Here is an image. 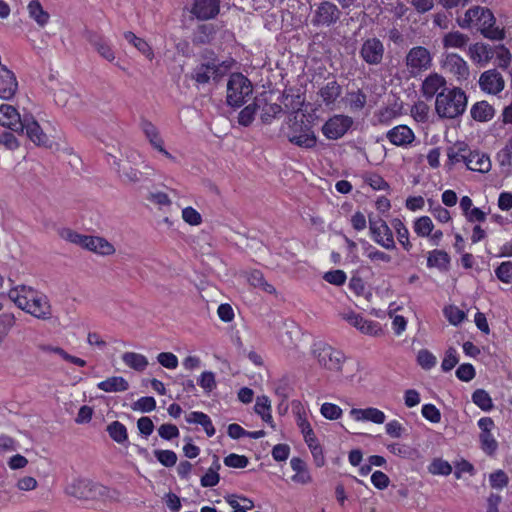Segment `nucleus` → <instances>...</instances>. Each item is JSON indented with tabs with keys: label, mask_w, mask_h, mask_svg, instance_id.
I'll return each instance as SVG.
<instances>
[{
	"label": "nucleus",
	"mask_w": 512,
	"mask_h": 512,
	"mask_svg": "<svg viewBox=\"0 0 512 512\" xmlns=\"http://www.w3.org/2000/svg\"><path fill=\"white\" fill-rule=\"evenodd\" d=\"M86 39L101 57L109 62H112L115 59L114 51L102 35L93 31H87Z\"/></svg>",
	"instance_id": "nucleus-23"
},
{
	"label": "nucleus",
	"mask_w": 512,
	"mask_h": 512,
	"mask_svg": "<svg viewBox=\"0 0 512 512\" xmlns=\"http://www.w3.org/2000/svg\"><path fill=\"white\" fill-rule=\"evenodd\" d=\"M320 412L328 420H337L342 416V409L338 405L329 402L321 405Z\"/></svg>",
	"instance_id": "nucleus-51"
},
{
	"label": "nucleus",
	"mask_w": 512,
	"mask_h": 512,
	"mask_svg": "<svg viewBox=\"0 0 512 512\" xmlns=\"http://www.w3.org/2000/svg\"><path fill=\"white\" fill-rule=\"evenodd\" d=\"M249 463V460L244 455H238L231 453L224 458V464L232 468H245Z\"/></svg>",
	"instance_id": "nucleus-59"
},
{
	"label": "nucleus",
	"mask_w": 512,
	"mask_h": 512,
	"mask_svg": "<svg viewBox=\"0 0 512 512\" xmlns=\"http://www.w3.org/2000/svg\"><path fill=\"white\" fill-rule=\"evenodd\" d=\"M8 297L18 308L37 319L48 320L52 317L48 297L30 286H15L9 290Z\"/></svg>",
	"instance_id": "nucleus-1"
},
{
	"label": "nucleus",
	"mask_w": 512,
	"mask_h": 512,
	"mask_svg": "<svg viewBox=\"0 0 512 512\" xmlns=\"http://www.w3.org/2000/svg\"><path fill=\"white\" fill-rule=\"evenodd\" d=\"M489 482L492 488L503 489L508 485L509 478L503 470H497L490 474Z\"/></svg>",
	"instance_id": "nucleus-55"
},
{
	"label": "nucleus",
	"mask_w": 512,
	"mask_h": 512,
	"mask_svg": "<svg viewBox=\"0 0 512 512\" xmlns=\"http://www.w3.org/2000/svg\"><path fill=\"white\" fill-rule=\"evenodd\" d=\"M421 412L423 417L432 423H439L441 420V413L433 404L423 405Z\"/></svg>",
	"instance_id": "nucleus-62"
},
{
	"label": "nucleus",
	"mask_w": 512,
	"mask_h": 512,
	"mask_svg": "<svg viewBox=\"0 0 512 512\" xmlns=\"http://www.w3.org/2000/svg\"><path fill=\"white\" fill-rule=\"evenodd\" d=\"M156 408V401L151 396L139 398L132 406L133 410H138L143 413L151 412Z\"/></svg>",
	"instance_id": "nucleus-56"
},
{
	"label": "nucleus",
	"mask_w": 512,
	"mask_h": 512,
	"mask_svg": "<svg viewBox=\"0 0 512 512\" xmlns=\"http://www.w3.org/2000/svg\"><path fill=\"white\" fill-rule=\"evenodd\" d=\"M469 56L477 64H487L493 57L492 48L484 43H475L469 47Z\"/></svg>",
	"instance_id": "nucleus-28"
},
{
	"label": "nucleus",
	"mask_w": 512,
	"mask_h": 512,
	"mask_svg": "<svg viewBox=\"0 0 512 512\" xmlns=\"http://www.w3.org/2000/svg\"><path fill=\"white\" fill-rule=\"evenodd\" d=\"M154 455L165 467H172L177 462V455L172 450H155Z\"/></svg>",
	"instance_id": "nucleus-52"
},
{
	"label": "nucleus",
	"mask_w": 512,
	"mask_h": 512,
	"mask_svg": "<svg viewBox=\"0 0 512 512\" xmlns=\"http://www.w3.org/2000/svg\"><path fill=\"white\" fill-rule=\"evenodd\" d=\"M347 101L352 112L362 110L367 103V95L361 90L350 91L347 93Z\"/></svg>",
	"instance_id": "nucleus-37"
},
{
	"label": "nucleus",
	"mask_w": 512,
	"mask_h": 512,
	"mask_svg": "<svg viewBox=\"0 0 512 512\" xmlns=\"http://www.w3.org/2000/svg\"><path fill=\"white\" fill-rule=\"evenodd\" d=\"M122 360L125 365L139 372L144 371L148 366L147 358L135 352H125L122 355Z\"/></svg>",
	"instance_id": "nucleus-35"
},
{
	"label": "nucleus",
	"mask_w": 512,
	"mask_h": 512,
	"mask_svg": "<svg viewBox=\"0 0 512 512\" xmlns=\"http://www.w3.org/2000/svg\"><path fill=\"white\" fill-rule=\"evenodd\" d=\"M314 354L319 365L323 368L335 372L341 371L342 365L345 361V356L341 351L328 344L320 343L316 345Z\"/></svg>",
	"instance_id": "nucleus-6"
},
{
	"label": "nucleus",
	"mask_w": 512,
	"mask_h": 512,
	"mask_svg": "<svg viewBox=\"0 0 512 512\" xmlns=\"http://www.w3.org/2000/svg\"><path fill=\"white\" fill-rule=\"evenodd\" d=\"M469 42V37L459 31H452L444 35L442 44L444 48H464Z\"/></svg>",
	"instance_id": "nucleus-34"
},
{
	"label": "nucleus",
	"mask_w": 512,
	"mask_h": 512,
	"mask_svg": "<svg viewBox=\"0 0 512 512\" xmlns=\"http://www.w3.org/2000/svg\"><path fill=\"white\" fill-rule=\"evenodd\" d=\"M82 247L101 255H111L115 252V248L111 243L97 236L85 235Z\"/></svg>",
	"instance_id": "nucleus-26"
},
{
	"label": "nucleus",
	"mask_w": 512,
	"mask_h": 512,
	"mask_svg": "<svg viewBox=\"0 0 512 512\" xmlns=\"http://www.w3.org/2000/svg\"><path fill=\"white\" fill-rule=\"evenodd\" d=\"M18 89V82L15 74L6 66L0 67V98L10 100Z\"/></svg>",
	"instance_id": "nucleus-20"
},
{
	"label": "nucleus",
	"mask_w": 512,
	"mask_h": 512,
	"mask_svg": "<svg viewBox=\"0 0 512 512\" xmlns=\"http://www.w3.org/2000/svg\"><path fill=\"white\" fill-rule=\"evenodd\" d=\"M429 471L435 475H449L452 472L451 465L442 459H435L429 466Z\"/></svg>",
	"instance_id": "nucleus-57"
},
{
	"label": "nucleus",
	"mask_w": 512,
	"mask_h": 512,
	"mask_svg": "<svg viewBox=\"0 0 512 512\" xmlns=\"http://www.w3.org/2000/svg\"><path fill=\"white\" fill-rule=\"evenodd\" d=\"M283 109L281 105L273 103L266 104L262 110L261 120L265 124H270L273 119L277 118L280 114H282Z\"/></svg>",
	"instance_id": "nucleus-48"
},
{
	"label": "nucleus",
	"mask_w": 512,
	"mask_h": 512,
	"mask_svg": "<svg viewBox=\"0 0 512 512\" xmlns=\"http://www.w3.org/2000/svg\"><path fill=\"white\" fill-rule=\"evenodd\" d=\"M118 172L122 180L128 183L139 182L142 175V173L139 170L126 164L119 166Z\"/></svg>",
	"instance_id": "nucleus-47"
},
{
	"label": "nucleus",
	"mask_w": 512,
	"mask_h": 512,
	"mask_svg": "<svg viewBox=\"0 0 512 512\" xmlns=\"http://www.w3.org/2000/svg\"><path fill=\"white\" fill-rule=\"evenodd\" d=\"M445 86L446 79L442 75L438 73H431L422 82L421 92L423 96L429 100L434 96H437L439 90L447 89Z\"/></svg>",
	"instance_id": "nucleus-22"
},
{
	"label": "nucleus",
	"mask_w": 512,
	"mask_h": 512,
	"mask_svg": "<svg viewBox=\"0 0 512 512\" xmlns=\"http://www.w3.org/2000/svg\"><path fill=\"white\" fill-rule=\"evenodd\" d=\"M58 235L65 241L79 245L82 247L85 235L79 234L70 228H61Z\"/></svg>",
	"instance_id": "nucleus-53"
},
{
	"label": "nucleus",
	"mask_w": 512,
	"mask_h": 512,
	"mask_svg": "<svg viewBox=\"0 0 512 512\" xmlns=\"http://www.w3.org/2000/svg\"><path fill=\"white\" fill-rule=\"evenodd\" d=\"M353 125V119L347 115H334L322 126V133L327 139L337 140L343 137Z\"/></svg>",
	"instance_id": "nucleus-13"
},
{
	"label": "nucleus",
	"mask_w": 512,
	"mask_h": 512,
	"mask_svg": "<svg viewBox=\"0 0 512 512\" xmlns=\"http://www.w3.org/2000/svg\"><path fill=\"white\" fill-rule=\"evenodd\" d=\"M183 220L192 226H198L202 223L201 214L192 207H186L182 210Z\"/></svg>",
	"instance_id": "nucleus-60"
},
{
	"label": "nucleus",
	"mask_w": 512,
	"mask_h": 512,
	"mask_svg": "<svg viewBox=\"0 0 512 512\" xmlns=\"http://www.w3.org/2000/svg\"><path fill=\"white\" fill-rule=\"evenodd\" d=\"M341 10L331 1L320 2L314 10L312 24L314 26L329 27L337 23L341 18Z\"/></svg>",
	"instance_id": "nucleus-8"
},
{
	"label": "nucleus",
	"mask_w": 512,
	"mask_h": 512,
	"mask_svg": "<svg viewBox=\"0 0 512 512\" xmlns=\"http://www.w3.org/2000/svg\"><path fill=\"white\" fill-rule=\"evenodd\" d=\"M318 95L326 107H333L342 95V87L336 80H332L319 89Z\"/></svg>",
	"instance_id": "nucleus-25"
},
{
	"label": "nucleus",
	"mask_w": 512,
	"mask_h": 512,
	"mask_svg": "<svg viewBox=\"0 0 512 512\" xmlns=\"http://www.w3.org/2000/svg\"><path fill=\"white\" fill-rule=\"evenodd\" d=\"M476 375L473 365L465 363L460 365L456 370V376L459 380L464 382L471 381Z\"/></svg>",
	"instance_id": "nucleus-63"
},
{
	"label": "nucleus",
	"mask_w": 512,
	"mask_h": 512,
	"mask_svg": "<svg viewBox=\"0 0 512 512\" xmlns=\"http://www.w3.org/2000/svg\"><path fill=\"white\" fill-rule=\"evenodd\" d=\"M288 140L298 147L311 149L315 147L317 138L308 124L304 121L295 120L290 126L287 133Z\"/></svg>",
	"instance_id": "nucleus-7"
},
{
	"label": "nucleus",
	"mask_w": 512,
	"mask_h": 512,
	"mask_svg": "<svg viewBox=\"0 0 512 512\" xmlns=\"http://www.w3.org/2000/svg\"><path fill=\"white\" fill-rule=\"evenodd\" d=\"M253 92L251 81L241 73L230 75L227 83V104L231 107L239 108L245 104Z\"/></svg>",
	"instance_id": "nucleus-4"
},
{
	"label": "nucleus",
	"mask_w": 512,
	"mask_h": 512,
	"mask_svg": "<svg viewBox=\"0 0 512 512\" xmlns=\"http://www.w3.org/2000/svg\"><path fill=\"white\" fill-rule=\"evenodd\" d=\"M248 282L254 288H258L266 293L274 294L276 292L274 286L265 280L263 273L259 270H254L249 274Z\"/></svg>",
	"instance_id": "nucleus-36"
},
{
	"label": "nucleus",
	"mask_w": 512,
	"mask_h": 512,
	"mask_svg": "<svg viewBox=\"0 0 512 512\" xmlns=\"http://www.w3.org/2000/svg\"><path fill=\"white\" fill-rule=\"evenodd\" d=\"M141 128L144 132L145 136L149 140L150 144L156 149L160 148V145L163 144V140L159 135V131L154 124H152L148 120H143L141 122Z\"/></svg>",
	"instance_id": "nucleus-38"
},
{
	"label": "nucleus",
	"mask_w": 512,
	"mask_h": 512,
	"mask_svg": "<svg viewBox=\"0 0 512 512\" xmlns=\"http://www.w3.org/2000/svg\"><path fill=\"white\" fill-rule=\"evenodd\" d=\"M28 13L40 27H44L50 20V15L45 11L38 0H32L28 4Z\"/></svg>",
	"instance_id": "nucleus-33"
},
{
	"label": "nucleus",
	"mask_w": 512,
	"mask_h": 512,
	"mask_svg": "<svg viewBox=\"0 0 512 512\" xmlns=\"http://www.w3.org/2000/svg\"><path fill=\"white\" fill-rule=\"evenodd\" d=\"M342 318L350 325L358 329L361 333L377 336L381 334L382 330L378 322L367 320L362 315L355 312H348L341 314Z\"/></svg>",
	"instance_id": "nucleus-16"
},
{
	"label": "nucleus",
	"mask_w": 512,
	"mask_h": 512,
	"mask_svg": "<svg viewBox=\"0 0 512 512\" xmlns=\"http://www.w3.org/2000/svg\"><path fill=\"white\" fill-rule=\"evenodd\" d=\"M405 64L412 74L428 70L432 65V56L423 46L411 48L405 57Z\"/></svg>",
	"instance_id": "nucleus-10"
},
{
	"label": "nucleus",
	"mask_w": 512,
	"mask_h": 512,
	"mask_svg": "<svg viewBox=\"0 0 512 512\" xmlns=\"http://www.w3.org/2000/svg\"><path fill=\"white\" fill-rule=\"evenodd\" d=\"M433 228V222L428 216H422L414 222V231L420 237L429 236Z\"/></svg>",
	"instance_id": "nucleus-44"
},
{
	"label": "nucleus",
	"mask_w": 512,
	"mask_h": 512,
	"mask_svg": "<svg viewBox=\"0 0 512 512\" xmlns=\"http://www.w3.org/2000/svg\"><path fill=\"white\" fill-rule=\"evenodd\" d=\"M450 265V256L444 250H433L429 252L427 257V266L429 268H437L441 271L448 270Z\"/></svg>",
	"instance_id": "nucleus-30"
},
{
	"label": "nucleus",
	"mask_w": 512,
	"mask_h": 512,
	"mask_svg": "<svg viewBox=\"0 0 512 512\" xmlns=\"http://www.w3.org/2000/svg\"><path fill=\"white\" fill-rule=\"evenodd\" d=\"M350 415L356 421H370L375 424H383L386 419L384 412L374 407L366 409L353 408L350 411Z\"/></svg>",
	"instance_id": "nucleus-27"
},
{
	"label": "nucleus",
	"mask_w": 512,
	"mask_h": 512,
	"mask_svg": "<svg viewBox=\"0 0 512 512\" xmlns=\"http://www.w3.org/2000/svg\"><path fill=\"white\" fill-rule=\"evenodd\" d=\"M384 53V44L376 37L364 40L359 50L362 60L370 66L380 65L383 61Z\"/></svg>",
	"instance_id": "nucleus-12"
},
{
	"label": "nucleus",
	"mask_w": 512,
	"mask_h": 512,
	"mask_svg": "<svg viewBox=\"0 0 512 512\" xmlns=\"http://www.w3.org/2000/svg\"><path fill=\"white\" fill-rule=\"evenodd\" d=\"M387 139L395 146L406 147L415 140L414 132L406 125H398L386 134Z\"/></svg>",
	"instance_id": "nucleus-21"
},
{
	"label": "nucleus",
	"mask_w": 512,
	"mask_h": 512,
	"mask_svg": "<svg viewBox=\"0 0 512 512\" xmlns=\"http://www.w3.org/2000/svg\"><path fill=\"white\" fill-rule=\"evenodd\" d=\"M369 229L372 239L377 244L387 250L396 248L392 230L383 219L369 217Z\"/></svg>",
	"instance_id": "nucleus-9"
},
{
	"label": "nucleus",
	"mask_w": 512,
	"mask_h": 512,
	"mask_svg": "<svg viewBox=\"0 0 512 512\" xmlns=\"http://www.w3.org/2000/svg\"><path fill=\"white\" fill-rule=\"evenodd\" d=\"M494 426V421L490 417H482L478 420V427L481 430L479 435L481 448L488 455H493L498 448V443L491 433Z\"/></svg>",
	"instance_id": "nucleus-14"
},
{
	"label": "nucleus",
	"mask_w": 512,
	"mask_h": 512,
	"mask_svg": "<svg viewBox=\"0 0 512 512\" xmlns=\"http://www.w3.org/2000/svg\"><path fill=\"white\" fill-rule=\"evenodd\" d=\"M22 126L23 133L25 132L29 140H31L35 145L40 147L51 146L49 137L44 133L40 124L31 113L25 112L22 115Z\"/></svg>",
	"instance_id": "nucleus-11"
},
{
	"label": "nucleus",
	"mask_w": 512,
	"mask_h": 512,
	"mask_svg": "<svg viewBox=\"0 0 512 512\" xmlns=\"http://www.w3.org/2000/svg\"><path fill=\"white\" fill-rule=\"evenodd\" d=\"M466 152L467 146L464 143H459L457 145V150H455L454 147H450L447 151L449 164L454 165L455 163H458L460 161H463L465 163V159L468 156V153Z\"/></svg>",
	"instance_id": "nucleus-45"
},
{
	"label": "nucleus",
	"mask_w": 512,
	"mask_h": 512,
	"mask_svg": "<svg viewBox=\"0 0 512 512\" xmlns=\"http://www.w3.org/2000/svg\"><path fill=\"white\" fill-rule=\"evenodd\" d=\"M257 109L258 105L256 103H252L244 107L238 115V123L245 127L249 126L255 118Z\"/></svg>",
	"instance_id": "nucleus-46"
},
{
	"label": "nucleus",
	"mask_w": 512,
	"mask_h": 512,
	"mask_svg": "<svg viewBox=\"0 0 512 512\" xmlns=\"http://www.w3.org/2000/svg\"><path fill=\"white\" fill-rule=\"evenodd\" d=\"M109 436L117 443L123 444L128 440L127 429L124 424L119 421H113L107 427Z\"/></svg>",
	"instance_id": "nucleus-40"
},
{
	"label": "nucleus",
	"mask_w": 512,
	"mask_h": 512,
	"mask_svg": "<svg viewBox=\"0 0 512 512\" xmlns=\"http://www.w3.org/2000/svg\"><path fill=\"white\" fill-rule=\"evenodd\" d=\"M198 384L206 392H211L216 388L215 374L211 371H205L201 374Z\"/></svg>",
	"instance_id": "nucleus-61"
},
{
	"label": "nucleus",
	"mask_w": 512,
	"mask_h": 512,
	"mask_svg": "<svg viewBox=\"0 0 512 512\" xmlns=\"http://www.w3.org/2000/svg\"><path fill=\"white\" fill-rule=\"evenodd\" d=\"M0 125L17 133H23L22 115L15 107L8 104L0 106Z\"/></svg>",
	"instance_id": "nucleus-19"
},
{
	"label": "nucleus",
	"mask_w": 512,
	"mask_h": 512,
	"mask_svg": "<svg viewBox=\"0 0 512 512\" xmlns=\"http://www.w3.org/2000/svg\"><path fill=\"white\" fill-rule=\"evenodd\" d=\"M418 364L425 370H430L436 365V357L428 350L422 349L417 355Z\"/></svg>",
	"instance_id": "nucleus-54"
},
{
	"label": "nucleus",
	"mask_w": 512,
	"mask_h": 512,
	"mask_svg": "<svg viewBox=\"0 0 512 512\" xmlns=\"http://www.w3.org/2000/svg\"><path fill=\"white\" fill-rule=\"evenodd\" d=\"M220 0H193L190 13L201 21L214 19L220 12Z\"/></svg>",
	"instance_id": "nucleus-15"
},
{
	"label": "nucleus",
	"mask_w": 512,
	"mask_h": 512,
	"mask_svg": "<svg viewBox=\"0 0 512 512\" xmlns=\"http://www.w3.org/2000/svg\"><path fill=\"white\" fill-rule=\"evenodd\" d=\"M479 86L482 91L496 95L504 89L505 81L500 72L491 69L480 75Z\"/></svg>",
	"instance_id": "nucleus-17"
},
{
	"label": "nucleus",
	"mask_w": 512,
	"mask_h": 512,
	"mask_svg": "<svg viewBox=\"0 0 512 512\" xmlns=\"http://www.w3.org/2000/svg\"><path fill=\"white\" fill-rule=\"evenodd\" d=\"M232 62V60L220 61L212 58L194 68L192 79L199 85L207 84L210 80L218 82L231 69Z\"/></svg>",
	"instance_id": "nucleus-3"
},
{
	"label": "nucleus",
	"mask_w": 512,
	"mask_h": 512,
	"mask_svg": "<svg viewBox=\"0 0 512 512\" xmlns=\"http://www.w3.org/2000/svg\"><path fill=\"white\" fill-rule=\"evenodd\" d=\"M466 107L467 96L461 88L443 89L436 96L435 111L441 118H457L465 112Z\"/></svg>",
	"instance_id": "nucleus-2"
},
{
	"label": "nucleus",
	"mask_w": 512,
	"mask_h": 512,
	"mask_svg": "<svg viewBox=\"0 0 512 512\" xmlns=\"http://www.w3.org/2000/svg\"><path fill=\"white\" fill-rule=\"evenodd\" d=\"M391 225L397 233V238L400 244L406 251H409L412 247V244L409 241V231L407 227L398 218L393 219Z\"/></svg>",
	"instance_id": "nucleus-41"
},
{
	"label": "nucleus",
	"mask_w": 512,
	"mask_h": 512,
	"mask_svg": "<svg viewBox=\"0 0 512 512\" xmlns=\"http://www.w3.org/2000/svg\"><path fill=\"white\" fill-rule=\"evenodd\" d=\"M215 34V27L213 24H202L198 26L193 42L195 44H206L210 42L213 35Z\"/></svg>",
	"instance_id": "nucleus-43"
},
{
	"label": "nucleus",
	"mask_w": 512,
	"mask_h": 512,
	"mask_svg": "<svg viewBox=\"0 0 512 512\" xmlns=\"http://www.w3.org/2000/svg\"><path fill=\"white\" fill-rule=\"evenodd\" d=\"M466 167L471 171L487 173L491 170V161L487 154L479 151H469L465 159Z\"/></svg>",
	"instance_id": "nucleus-24"
},
{
	"label": "nucleus",
	"mask_w": 512,
	"mask_h": 512,
	"mask_svg": "<svg viewBox=\"0 0 512 512\" xmlns=\"http://www.w3.org/2000/svg\"><path fill=\"white\" fill-rule=\"evenodd\" d=\"M98 389L104 392H123L128 390V382L121 376H113L97 384Z\"/></svg>",
	"instance_id": "nucleus-31"
},
{
	"label": "nucleus",
	"mask_w": 512,
	"mask_h": 512,
	"mask_svg": "<svg viewBox=\"0 0 512 512\" xmlns=\"http://www.w3.org/2000/svg\"><path fill=\"white\" fill-rule=\"evenodd\" d=\"M443 66L458 80H467L470 74L467 62L456 53L445 55Z\"/></svg>",
	"instance_id": "nucleus-18"
},
{
	"label": "nucleus",
	"mask_w": 512,
	"mask_h": 512,
	"mask_svg": "<svg viewBox=\"0 0 512 512\" xmlns=\"http://www.w3.org/2000/svg\"><path fill=\"white\" fill-rule=\"evenodd\" d=\"M124 38L127 42L132 44L139 52H141L147 58H149V59L152 58V56H153L152 49L150 48V46L144 39L137 37L131 31L125 32Z\"/></svg>",
	"instance_id": "nucleus-39"
},
{
	"label": "nucleus",
	"mask_w": 512,
	"mask_h": 512,
	"mask_svg": "<svg viewBox=\"0 0 512 512\" xmlns=\"http://www.w3.org/2000/svg\"><path fill=\"white\" fill-rule=\"evenodd\" d=\"M186 422L201 425L207 436L212 437L215 434V428L210 417L203 412H191L185 417Z\"/></svg>",
	"instance_id": "nucleus-32"
},
{
	"label": "nucleus",
	"mask_w": 512,
	"mask_h": 512,
	"mask_svg": "<svg viewBox=\"0 0 512 512\" xmlns=\"http://www.w3.org/2000/svg\"><path fill=\"white\" fill-rule=\"evenodd\" d=\"M459 362L457 351L455 348L450 347L445 354L442 361L441 368L444 372L452 370Z\"/></svg>",
	"instance_id": "nucleus-58"
},
{
	"label": "nucleus",
	"mask_w": 512,
	"mask_h": 512,
	"mask_svg": "<svg viewBox=\"0 0 512 512\" xmlns=\"http://www.w3.org/2000/svg\"><path fill=\"white\" fill-rule=\"evenodd\" d=\"M104 487L89 479H74L65 487V494L78 500H93L103 495Z\"/></svg>",
	"instance_id": "nucleus-5"
},
{
	"label": "nucleus",
	"mask_w": 512,
	"mask_h": 512,
	"mask_svg": "<svg viewBox=\"0 0 512 512\" xmlns=\"http://www.w3.org/2000/svg\"><path fill=\"white\" fill-rule=\"evenodd\" d=\"M471 117L478 122H488L495 116V109L487 101H479L472 105Z\"/></svg>",
	"instance_id": "nucleus-29"
},
{
	"label": "nucleus",
	"mask_w": 512,
	"mask_h": 512,
	"mask_svg": "<svg viewBox=\"0 0 512 512\" xmlns=\"http://www.w3.org/2000/svg\"><path fill=\"white\" fill-rule=\"evenodd\" d=\"M298 426L301 429L304 440L308 446H312L313 443L317 442L314 431L306 418L300 417L298 420Z\"/></svg>",
	"instance_id": "nucleus-50"
},
{
	"label": "nucleus",
	"mask_w": 512,
	"mask_h": 512,
	"mask_svg": "<svg viewBox=\"0 0 512 512\" xmlns=\"http://www.w3.org/2000/svg\"><path fill=\"white\" fill-rule=\"evenodd\" d=\"M497 159L501 166L512 167V139L498 152Z\"/></svg>",
	"instance_id": "nucleus-64"
},
{
	"label": "nucleus",
	"mask_w": 512,
	"mask_h": 512,
	"mask_svg": "<svg viewBox=\"0 0 512 512\" xmlns=\"http://www.w3.org/2000/svg\"><path fill=\"white\" fill-rule=\"evenodd\" d=\"M472 401L483 411H490L493 408L492 398L484 389H476L472 394Z\"/></svg>",
	"instance_id": "nucleus-42"
},
{
	"label": "nucleus",
	"mask_w": 512,
	"mask_h": 512,
	"mask_svg": "<svg viewBox=\"0 0 512 512\" xmlns=\"http://www.w3.org/2000/svg\"><path fill=\"white\" fill-rule=\"evenodd\" d=\"M495 275L497 279L506 284L512 283V262H502L496 269Z\"/></svg>",
	"instance_id": "nucleus-49"
}]
</instances>
